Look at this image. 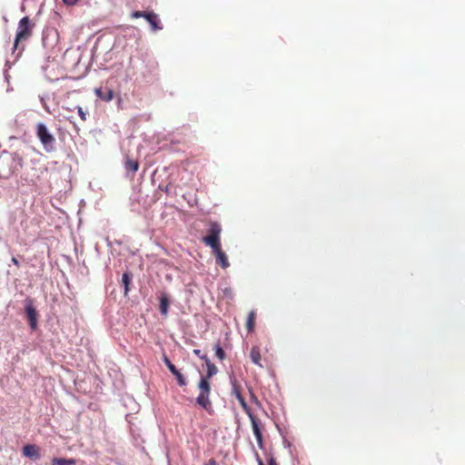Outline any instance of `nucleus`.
I'll return each mask as SVG.
<instances>
[{
  "label": "nucleus",
  "mask_w": 465,
  "mask_h": 465,
  "mask_svg": "<svg viewBox=\"0 0 465 465\" xmlns=\"http://www.w3.org/2000/svg\"><path fill=\"white\" fill-rule=\"evenodd\" d=\"M35 24H33L28 16L23 17L17 26L14 48L16 49L19 43L28 40L33 35Z\"/></svg>",
  "instance_id": "f03ea898"
},
{
  "label": "nucleus",
  "mask_w": 465,
  "mask_h": 465,
  "mask_svg": "<svg viewBox=\"0 0 465 465\" xmlns=\"http://www.w3.org/2000/svg\"><path fill=\"white\" fill-rule=\"evenodd\" d=\"M193 353L195 355H197L198 357H200L202 355L201 350H198V349L193 350Z\"/></svg>",
  "instance_id": "c756f323"
},
{
  "label": "nucleus",
  "mask_w": 465,
  "mask_h": 465,
  "mask_svg": "<svg viewBox=\"0 0 465 465\" xmlns=\"http://www.w3.org/2000/svg\"><path fill=\"white\" fill-rule=\"evenodd\" d=\"M222 232V228L217 223H211L210 227L207 231V235L203 238V242L210 246L211 248L217 247L221 245L220 242V234Z\"/></svg>",
  "instance_id": "20e7f679"
},
{
  "label": "nucleus",
  "mask_w": 465,
  "mask_h": 465,
  "mask_svg": "<svg viewBox=\"0 0 465 465\" xmlns=\"http://www.w3.org/2000/svg\"><path fill=\"white\" fill-rule=\"evenodd\" d=\"M163 362L165 363V365L168 368V370L172 372V374H176L178 370L172 363V361L169 360V358L166 355H163Z\"/></svg>",
  "instance_id": "4be33fe9"
},
{
  "label": "nucleus",
  "mask_w": 465,
  "mask_h": 465,
  "mask_svg": "<svg viewBox=\"0 0 465 465\" xmlns=\"http://www.w3.org/2000/svg\"><path fill=\"white\" fill-rule=\"evenodd\" d=\"M255 320H256V312L254 311H251L248 313L247 321H246V329L249 332H252L254 331Z\"/></svg>",
  "instance_id": "dca6fc26"
},
{
  "label": "nucleus",
  "mask_w": 465,
  "mask_h": 465,
  "mask_svg": "<svg viewBox=\"0 0 465 465\" xmlns=\"http://www.w3.org/2000/svg\"><path fill=\"white\" fill-rule=\"evenodd\" d=\"M52 465H75L76 461L74 459H64V458H54L51 460Z\"/></svg>",
  "instance_id": "f3484780"
},
{
  "label": "nucleus",
  "mask_w": 465,
  "mask_h": 465,
  "mask_svg": "<svg viewBox=\"0 0 465 465\" xmlns=\"http://www.w3.org/2000/svg\"><path fill=\"white\" fill-rule=\"evenodd\" d=\"M23 454L32 460L40 459V448L35 444H27L23 447Z\"/></svg>",
  "instance_id": "6e6552de"
},
{
  "label": "nucleus",
  "mask_w": 465,
  "mask_h": 465,
  "mask_svg": "<svg viewBox=\"0 0 465 465\" xmlns=\"http://www.w3.org/2000/svg\"><path fill=\"white\" fill-rule=\"evenodd\" d=\"M149 13L148 12H143V11H134L131 14V17L132 18H146L148 16Z\"/></svg>",
  "instance_id": "b1692460"
},
{
  "label": "nucleus",
  "mask_w": 465,
  "mask_h": 465,
  "mask_svg": "<svg viewBox=\"0 0 465 465\" xmlns=\"http://www.w3.org/2000/svg\"><path fill=\"white\" fill-rule=\"evenodd\" d=\"M213 253L216 258V263L220 264L222 268L226 269L229 267L230 263L227 259V255L222 250V246L218 245L217 247L212 248Z\"/></svg>",
  "instance_id": "423d86ee"
},
{
  "label": "nucleus",
  "mask_w": 465,
  "mask_h": 465,
  "mask_svg": "<svg viewBox=\"0 0 465 465\" xmlns=\"http://www.w3.org/2000/svg\"><path fill=\"white\" fill-rule=\"evenodd\" d=\"M169 308V299L165 293H163L160 297V312L163 316H167Z\"/></svg>",
  "instance_id": "2eb2a0df"
},
{
  "label": "nucleus",
  "mask_w": 465,
  "mask_h": 465,
  "mask_svg": "<svg viewBox=\"0 0 465 465\" xmlns=\"http://www.w3.org/2000/svg\"><path fill=\"white\" fill-rule=\"evenodd\" d=\"M36 136L47 153L53 152L54 150L55 139L54 135L48 131L47 127L42 123L38 124L36 126Z\"/></svg>",
  "instance_id": "7ed1b4c3"
},
{
  "label": "nucleus",
  "mask_w": 465,
  "mask_h": 465,
  "mask_svg": "<svg viewBox=\"0 0 465 465\" xmlns=\"http://www.w3.org/2000/svg\"><path fill=\"white\" fill-rule=\"evenodd\" d=\"M251 398H252V400L255 403L259 404V401H258L257 397H256V396L254 395V393H253V392H252V391H251Z\"/></svg>",
  "instance_id": "c85d7f7f"
},
{
  "label": "nucleus",
  "mask_w": 465,
  "mask_h": 465,
  "mask_svg": "<svg viewBox=\"0 0 465 465\" xmlns=\"http://www.w3.org/2000/svg\"><path fill=\"white\" fill-rule=\"evenodd\" d=\"M78 114L83 121L86 120L85 113L83 111L82 107H78Z\"/></svg>",
  "instance_id": "a878e982"
},
{
  "label": "nucleus",
  "mask_w": 465,
  "mask_h": 465,
  "mask_svg": "<svg viewBox=\"0 0 465 465\" xmlns=\"http://www.w3.org/2000/svg\"><path fill=\"white\" fill-rule=\"evenodd\" d=\"M12 262H14V264H15L17 266L19 265V262H18V260L16 258L13 257L12 258Z\"/></svg>",
  "instance_id": "7c9ffc66"
},
{
  "label": "nucleus",
  "mask_w": 465,
  "mask_h": 465,
  "mask_svg": "<svg viewBox=\"0 0 465 465\" xmlns=\"http://www.w3.org/2000/svg\"><path fill=\"white\" fill-rule=\"evenodd\" d=\"M232 395L235 396L236 399L242 397L240 385L238 384V382L235 379L232 381Z\"/></svg>",
  "instance_id": "a211bd4d"
},
{
  "label": "nucleus",
  "mask_w": 465,
  "mask_h": 465,
  "mask_svg": "<svg viewBox=\"0 0 465 465\" xmlns=\"http://www.w3.org/2000/svg\"><path fill=\"white\" fill-rule=\"evenodd\" d=\"M145 19L150 24L153 31L162 29V26L160 25V22L158 20V15L156 14L149 13L148 16Z\"/></svg>",
  "instance_id": "ddd939ff"
},
{
  "label": "nucleus",
  "mask_w": 465,
  "mask_h": 465,
  "mask_svg": "<svg viewBox=\"0 0 465 465\" xmlns=\"http://www.w3.org/2000/svg\"><path fill=\"white\" fill-rule=\"evenodd\" d=\"M206 374L202 378L210 380L213 376H214L217 373L218 369L213 362H211L210 359H206Z\"/></svg>",
  "instance_id": "4468645a"
},
{
  "label": "nucleus",
  "mask_w": 465,
  "mask_h": 465,
  "mask_svg": "<svg viewBox=\"0 0 465 465\" xmlns=\"http://www.w3.org/2000/svg\"><path fill=\"white\" fill-rule=\"evenodd\" d=\"M257 461H258V464H259V465H264L263 461H262V459H260L259 457H258V459H257ZM268 465H278V464H277V462H276L275 459H274L273 457H271V458L269 459V460H268Z\"/></svg>",
  "instance_id": "393cba45"
},
{
  "label": "nucleus",
  "mask_w": 465,
  "mask_h": 465,
  "mask_svg": "<svg viewBox=\"0 0 465 465\" xmlns=\"http://www.w3.org/2000/svg\"><path fill=\"white\" fill-rule=\"evenodd\" d=\"M204 465H217V462L214 459H210Z\"/></svg>",
  "instance_id": "cd10ccee"
},
{
  "label": "nucleus",
  "mask_w": 465,
  "mask_h": 465,
  "mask_svg": "<svg viewBox=\"0 0 465 465\" xmlns=\"http://www.w3.org/2000/svg\"><path fill=\"white\" fill-rule=\"evenodd\" d=\"M199 394L196 398V402L198 405L203 407L208 412L212 411V401L210 400L211 394V383L210 380H206L204 378L200 379L198 383Z\"/></svg>",
  "instance_id": "f257e3e1"
},
{
  "label": "nucleus",
  "mask_w": 465,
  "mask_h": 465,
  "mask_svg": "<svg viewBox=\"0 0 465 465\" xmlns=\"http://www.w3.org/2000/svg\"><path fill=\"white\" fill-rule=\"evenodd\" d=\"M10 155L13 163L11 166L12 173L21 170L24 167V156L18 152H14Z\"/></svg>",
  "instance_id": "1a4fd4ad"
},
{
  "label": "nucleus",
  "mask_w": 465,
  "mask_h": 465,
  "mask_svg": "<svg viewBox=\"0 0 465 465\" xmlns=\"http://www.w3.org/2000/svg\"><path fill=\"white\" fill-rule=\"evenodd\" d=\"M252 424V429L254 433V436L256 438L257 443L260 447V449L263 448L262 443V429H261V422L260 420L254 416L249 417Z\"/></svg>",
  "instance_id": "39448f33"
},
{
  "label": "nucleus",
  "mask_w": 465,
  "mask_h": 465,
  "mask_svg": "<svg viewBox=\"0 0 465 465\" xmlns=\"http://www.w3.org/2000/svg\"><path fill=\"white\" fill-rule=\"evenodd\" d=\"M94 93L97 97H99L101 100L104 102H110L114 98V92L110 88H95Z\"/></svg>",
  "instance_id": "9d476101"
},
{
  "label": "nucleus",
  "mask_w": 465,
  "mask_h": 465,
  "mask_svg": "<svg viewBox=\"0 0 465 465\" xmlns=\"http://www.w3.org/2000/svg\"><path fill=\"white\" fill-rule=\"evenodd\" d=\"M122 281L124 285V293L127 294V292L129 291V284L131 282V274L129 272H124L123 274Z\"/></svg>",
  "instance_id": "aec40b11"
},
{
  "label": "nucleus",
  "mask_w": 465,
  "mask_h": 465,
  "mask_svg": "<svg viewBox=\"0 0 465 465\" xmlns=\"http://www.w3.org/2000/svg\"><path fill=\"white\" fill-rule=\"evenodd\" d=\"M200 358H201L202 360H203L205 362H206V359H209V358L207 357V355H205V354H202V355L200 356Z\"/></svg>",
  "instance_id": "2f4dec72"
},
{
  "label": "nucleus",
  "mask_w": 465,
  "mask_h": 465,
  "mask_svg": "<svg viewBox=\"0 0 465 465\" xmlns=\"http://www.w3.org/2000/svg\"><path fill=\"white\" fill-rule=\"evenodd\" d=\"M64 4L68 5H75L79 0H63Z\"/></svg>",
  "instance_id": "bb28decb"
},
{
  "label": "nucleus",
  "mask_w": 465,
  "mask_h": 465,
  "mask_svg": "<svg viewBox=\"0 0 465 465\" xmlns=\"http://www.w3.org/2000/svg\"><path fill=\"white\" fill-rule=\"evenodd\" d=\"M250 357H251V360L252 361L260 366V367H262V355H261V350L258 346H254L252 348L251 350V352H250Z\"/></svg>",
  "instance_id": "9b49d317"
},
{
  "label": "nucleus",
  "mask_w": 465,
  "mask_h": 465,
  "mask_svg": "<svg viewBox=\"0 0 465 465\" xmlns=\"http://www.w3.org/2000/svg\"><path fill=\"white\" fill-rule=\"evenodd\" d=\"M176 378V381H177V383L183 387V386H185L187 384L186 382V380L184 378V376L179 371H177L176 374H173Z\"/></svg>",
  "instance_id": "5701e85b"
},
{
  "label": "nucleus",
  "mask_w": 465,
  "mask_h": 465,
  "mask_svg": "<svg viewBox=\"0 0 465 465\" xmlns=\"http://www.w3.org/2000/svg\"><path fill=\"white\" fill-rule=\"evenodd\" d=\"M124 167L127 171L135 173L139 169V162L132 159L130 156L125 157Z\"/></svg>",
  "instance_id": "f8f14e48"
},
{
  "label": "nucleus",
  "mask_w": 465,
  "mask_h": 465,
  "mask_svg": "<svg viewBox=\"0 0 465 465\" xmlns=\"http://www.w3.org/2000/svg\"><path fill=\"white\" fill-rule=\"evenodd\" d=\"M214 351H215V355L219 360L223 361L225 359V352L223 350V348L221 347L219 342L215 344Z\"/></svg>",
  "instance_id": "412c9836"
},
{
  "label": "nucleus",
  "mask_w": 465,
  "mask_h": 465,
  "mask_svg": "<svg viewBox=\"0 0 465 465\" xmlns=\"http://www.w3.org/2000/svg\"><path fill=\"white\" fill-rule=\"evenodd\" d=\"M25 313L28 318L30 328L32 330H35L37 328L38 313L31 302L25 306Z\"/></svg>",
  "instance_id": "0eeeda50"
},
{
  "label": "nucleus",
  "mask_w": 465,
  "mask_h": 465,
  "mask_svg": "<svg viewBox=\"0 0 465 465\" xmlns=\"http://www.w3.org/2000/svg\"><path fill=\"white\" fill-rule=\"evenodd\" d=\"M240 405L242 406V410L244 411V412L248 415V417H251L252 416V412L251 411V409L249 408V406L247 405L243 396L241 397V398H237Z\"/></svg>",
  "instance_id": "6ab92c4d"
}]
</instances>
